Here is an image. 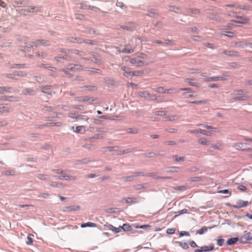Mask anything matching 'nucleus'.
I'll return each mask as SVG.
<instances>
[{"instance_id":"obj_1","label":"nucleus","mask_w":252,"mask_h":252,"mask_svg":"<svg viewBox=\"0 0 252 252\" xmlns=\"http://www.w3.org/2000/svg\"><path fill=\"white\" fill-rule=\"evenodd\" d=\"M53 172H54L55 174H60V175L56 176L58 179L65 180L75 179V178L72 176L66 175L65 172L61 169L54 170Z\"/></svg>"},{"instance_id":"obj_2","label":"nucleus","mask_w":252,"mask_h":252,"mask_svg":"<svg viewBox=\"0 0 252 252\" xmlns=\"http://www.w3.org/2000/svg\"><path fill=\"white\" fill-rule=\"evenodd\" d=\"M236 17L237 19H240V20H234L233 21L234 22L238 24H247L249 23L250 21V19L247 17H242L239 16H236Z\"/></svg>"},{"instance_id":"obj_3","label":"nucleus","mask_w":252,"mask_h":252,"mask_svg":"<svg viewBox=\"0 0 252 252\" xmlns=\"http://www.w3.org/2000/svg\"><path fill=\"white\" fill-rule=\"evenodd\" d=\"M143 175L144 173L143 172H134L133 175L123 177L122 180L125 182L132 181L133 180L134 177Z\"/></svg>"},{"instance_id":"obj_4","label":"nucleus","mask_w":252,"mask_h":252,"mask_svg":"<svg viewBox=\"0 0 252 252\" xmlns=\"http://www.w3.org/2000/svg\"><path fill=\"white\" fill-rule=\"evenodd\" d=\"M188 132H189L190 133H201L207 136H211L212 135V133L210 132L201 129L190 130L188 131Z\"/></svg>"},{"instance_id":"obj_5","label":"nucleus","mask_w":252,"mask_h":252,"mask_svg":"<svg viewBox=\"0 0 252 252\" xmlns=\"http://www.w3.org/2000/svg\"><path fill=\"white\" fill-rule=\"evenodd\" d=\"M80 206L78 205H74L71 206L65 207L63 209V211L64 212H72L79 210Z\"/></svg>"},{"instance_id":"obj_6","label":"nucleus","mask_w":252,"mask_h":252,"mask_svg":"<svg viewBox=\"0 0 252 252\" xmlns=\"http://www.w3.org/2000/svg\"><path fill=\"white\" fill-rule=\"evenodd\" d=\"M248 201L239 200L237 201L236 204L233 205V207L235 209H238L247 206L248 205Z\"/></svg>"},{"instance_id":"obj_7","label":"nucleus","mask_w":252,"mask_h":252,"mask_svg":"<svg viewBox=\"0 0 252 252\" xmlns=\"http://www.w3.org/2000/svg\"><path fill=\"white\" fill-rule=\"evenodd\" d=\"M121 69L124 71L123 74L127 78L131 77L132 71L129 67L126 66H122Z\"/></svg>"},{"instance_id":"obj_8","label":"nucleus","mask_w":252,"mask_h":252,"mask_svg":"<svg viewBox=\"0 0 252 252\" xmlns=\"http://www.w3.org/2000/svg\"><path fill=\"white\" fill-rule=\"evenodd\" d=\"M140 96L144 97L146 99H149L151 100H154L156 99V96L155 95H152L150 94L148 92L146 91L140 92Z\"/></svg>"},{"instance_id":"obj_9","label":"nucleus","mask_w":252,"mask_h":252,"mask_svg":"<svg viewBox=\"0 0 252 252\" xmlns=\"http://www.w3.org/2000/svg\"><path fill=\"white\" fill-rule=\"evenodd\" d=\"M226 80V79L225 77H222V76L212 77H209V78H205L204 79L205 82L216 81H218V80L224 81V80Z\"/></svg>"},{"instance_id":"obj_10","label":"nucleus","mask_w":252,"mask_h":252,"mask_svg":"<svg viewBox=\"0 0 252 252\" xmlns=\"http://www.w3.org/2000/svg\"><path fill=\"white\" fill-rule=\"evenodd\" d=\"M246 143H237L234 145L233 147L238 150H246Z\"/></svg>"},{"instance_id":"obj_11","label":"nucleus","mask_w":252,"mask_h":252,"mask_svg":"<svg viewBox=\"0 0 252 252\" xmlns=\"http://www.w3.org/2000/svg\"><path fill=\"white\" fill-rule=\"evenodd\" d=\"M130 63L135 65L138 66H142L144 64V62L143 61L138 60L135 58H131L130 59Z\"/></svg>"},{"instance_id":"obj_12","label":"nucleus","mask_w":252,"mask_h":252,"mask_svg":"<svg viewBox=\"0 0 252 252\" xmlns=\"http://www.w3.org/2000/svg\"><path fill=\"white\" fill-rule=\"evenodd\" d=\"M184 82L188 83L190 86L196 87H199V85L197 83L194 82V79L193 78H186L184 79Z\"/></svg>"},{"instance_id":"obj_13","label":"nucleus","mask_w":252,"mask_h":252,"mask_svg":"<svg viewBox=\"0 0 252 252\" xmlns=\"http://www.w3.org/2000/svg\"><path fill=\"white\" fill-rule=\"evenodd\" d=\"M34 45H32L31 46L33 47V46H37L38 45H48L49 42L48 41H44L43 40H36L34 43H33Z\"/></svg>"},{"instance_id":"obj_14","label":"nucleus","mask_w":252,"mask_h":252,"mask_svg":"<svg viewBox=\"0 0 252 252\" xmlns=\"http://www.w3.org/2000/svg\"><path fill=\"white\" fill-rule=\"evenodd\" d=\"M56 88V86H46L41 87V91L44 93H46V94H51V93L49 92L48 91V90H49L51 89H53V88Z\"/></svg>"},{"instance_id":"obj_15","label":"nucleus","mask_w":252,"mask_h":252,"mask_svg":"<svg viewBox=\"0 0 252 252\" xmlns=\"http://www.w3.org/2000/svg\"><path fill=\"white\" fill-rule=\"evenodd\" d=\"M74 131L78 133L83 134L86 131V127L84 126H78L76 127Z\"/></svg>"},{"instance_id":"obj_16","label":"nucleus","mask_w":252,"mask_h":252,"mask_svg":"<svg viewBox=\"0 0 252 252\" xmlns=\"http://www.w3.org/2000/svg\"><path fill=\"white\" fill-rule=\"evenodd\" d=\"M107 227L109 230H110L115 233H118L122 230V228L120 226L119 227H115L111 224L108 225Z\"/></svg>"},{"instance_id":"obj_17","label":"nucleus","mask_w":252,"mask_h":252,"mask_svg":"<svg viewBox=\"0 0 252 252\" xmlns=\"http://www.w3.org/2000/svg\"><path fill=\"white\" fill-rule=\"evenodd\" d=\"M174 243L178 244L179 246H180L183 249H185V250H187L189 248L188 244L186 243V242H179V241H175L174 242Z\"/></svg>"},{"instance_id":"obj_18","label":"nucleus","mask_w":252,"mask_h":252,"mask_svg":"<svg viewBox=\"0 0 252 252\" xmlns=\"http://www.w3.org/2000/svg\"><path fill=\"white\" fill-rule=\"evenodd\" d=\"M0 109H3V110L1 112L4 113L8 112L10 111H11L12 110V108L9 107H8L7 105L5 106L4 104H0Z\"/></svg>"},{"instance_id":"obj_19","label":"nucleus","mask_w":252,"mask_h":252,"mask_svg":"<svg viewBox=\"0 0 252 252\" xmlns=\"http://www.w3.org/2000/svg\"><path fill=\"white\" fill-rule=\"evenodd\" d=\"M223 53L227 56H238V53L234 51H225Z\"/></svg>"},{"instance_id":"obj_20","label":"nucleus","mask_w":252,"mask_h":252,"mask_svg":"<svg viewBox=\"0 0 252 252\" xmlns=\"http://www.w3.org/2000/svg\"><path fill=\"white\" fill-rule=\"evenodd\" d=\"M96 224L95 223L91 222H88L87 223L82 224L81 225V227L82 228H84L86 227H96Z\"/></svg>"},{"instance_id":"obj_21","label":"nucleus","mask_w":252,"mask_h":252,"mask_svg":"<svg viewBox=\"0 0 252 252\" xmlns=\"http://www.w3.org/2000/svg\"><path fill=\"white\" fill-rule=\"evenodd\" d=\"M104 137V136L102 134L98 133L94 135V136L92 137H90L89 138L90 141H92L93 139H102Z\"/></svg>"},{"instance_id":"obj_22","label":"nucleus","mask_w":252,"mask_h":252,"mask_svg":"<svg viewBox=\"0 0 252 252\" xmlns=\"http://www.w3.org/2000/svg\"><path fill=\"white\" fill-rule=\"evenodd\" d=\"M238 241L237 237L232 238L228 239L227 241V244L229 245L235 244Z\"/></svg>"},{"instance_id":"obj_23","label":"nucleus","mask_w":252,"mask_h":252,"mask_svg":"<svg viewBox=\"0 0 252 252\" xmlns=\"http://www.w3.org/2000/svg\"><path fill=\"white\" fill-rule=\"evenodd\" d=\"M145 73V71L144 70H136L134 71H132V75L131 77L134 76H140Z\"/></svg>"},{"instance_id":"obj_24","label":"nucleus","mask_w":252,"mask_h":252,"mask_svg":"<svg viewBox=\"0 0 252 252\" xmlns=\"http://www.w3.org/2000/svg\"><path fill=\"white\" fill-rule=\"evenodd\" d=\"M197 126H202L204 127H205L207 129H211V130L212 131H217V128H216V127H212L210 126H208V125H203V124H198L197 125Z\"/></svg>"},{"instance_id":"obj_25","label":"nucleus","mask_w":252,"mask_h":252,"mask_svg":"<svg viewBox=\"0 0 252 252\" xmlns=\"http://www.w3.org/2000/svg\"><path fill=\"white\" fill-rule=\"evenodd\" d=\"M249 98V96L248 95H244L241 96H236L234 98V99L235 100H246Z\"/></svg>"},{"instance_id":"obj_26","label":"nucleus","mask_w":252,"mask_h":252,"mask_svg":"<svg viewBox=\"0 0 252 252\" xmlns=\"http://www.w3.org/2000/svg\"><path fill=\"white\" fill-rule=\"evenodd\" d=\"M133 52V49L131 48L130 46H126L125 48L123 50V52L126 53H131Z\"/></svg>"},{"instance_id":"obj_27","label":"nucleus","mask_w":252,"mask_h":252,"mask_svg":"<svg viewBox=\"0 0 252 252\" xmlns=\"http://www.w3.org/2000/svg\"><path fill=\"white\" fill-rule=\"evenodd\" d=\"M177 91L175 88H172L169 89H165L164 91V94H172L177 93Z\"/></svg>"},{"instance_id":"obj_28","label":"nucleus","mask_w":252,"mask_h":252,"mask_svg":"<svg viewBox=\"0 0 252 252\" xmlns=\"http://www.w3.org/2000/svg\"><path fill=\"white\" fill-rule=\"evenodd\" d=\"M125 200L126 203H135L136 202V198L134 197H128L125 199Z\"/></svg>"},{"instance_id":"obj_29","label":"nucleus","mask_w":252,"mask_h":252,"mask_svg":"<svg viewBox=\"0 0 252 252\" xmlns=\"http://www.w3.org/2000/svg\"><path fill=\"white\" fill-rule=\"evenodd\" d=\"M190 103H193L195 104H205L207 103V101L206 100H199V101H193L189 102Z\"/></svg>"},{"instance_id":"obj_30","label":"nucleus","mask_w":252,"mask_h":252,"mask_svg":"<svg viewBox=\"0 0 252 252\" xmlns=\"http://www.w3.org/2000/svg\"><path fill=\"white\" fill-rule=\"evenodd\" d=\"M200 71V70L197 68H189L188 69V73L190 74L199 73Z\"/></svg>"},{"instance_id":"obj_31","label":"nucleus","mask_w":252,"mask_h":252,"mask_svg":"<svg viewBox=\"0 0 252 252\" xmlns=\"http://www.w3.org/2000/svg\"><path fill=\"white\" fill-rule=\"evenodd\" d=\"M75 40H77V41H73V42H78L79 43H82L83 42H86V43H89V44H94L93 43V42L91 40H82L81 39H75Z\"/></svg>"},{"instance_id":"obj_32","label":"nucleus","mask_w":252,"mask_h":252,"mask_svg":"<svg viewBox=\"0 0 252 252\" xmlns=\"http://www.w3.org/2000/svg\"><path fill=\"white\" fill-rule=\"evenodd\" d=\"M198 142L203 145H206L209 144V142L207 141V140L205 138H200L198 140Z\"/></svg>"},{"instance_id":"obj_33","label":"nucleus","mask_w":252,"mask_h":252,"mask_svg":"<svg viewBox=\"0 0 252 252\" xmlns=\"http://www.w3.org/2000/svg\"><path fill=\"white\" fill-rule=\"evenodd\" d=\"M32 235L30 234L28 235V237H27V241H26V244L28 245H31L32 244V243H33V239L32 238Z\"/></svg>"},{"instance_id":"obj_34","label":"nucleus","mask_w":252,"mask_h":252,"mask_svg":"<svg viewBox=\"0 0 252 252\" xmlns=\"http://www.w3.org/2000/svg\"><path fill=\"white\" fill-rule=\"evenodd\" d=\"M153 90L154 92L158 93L164 94L165 88H164L163 87H158L156 89H153Z\"/></svg>"},{"instance_id":"obj_35","label":"nucleus","mask_w":252,"mask_h":252,"mask_svg":"<svg viewBox=\"0 0 252 252\" xmlns=\"http://www.w3.org/2000/svg\"><path fill=\"white\" fill-rule=\"evenodd\" d=\"M208 230V227L204 226L197 231V233L202 235L204 233L207 232Z\"/></svg>"},{"instance_id":"obj_36","label":"nucleus","mask_w":252,"mask_h":252,"mask_svg":"<svg viewBox=\"0 0 252 252\" xmlns=\"http://www.w3.org/2000/svg\"><path fill=\"white\" fill-rule=\"evenodd\" d=\"M27 11L29 12H38L39 11V9L36 8V7H32L31 6L28 7V9L27 10Z\"/></svg>"},{"instance_id":"obj_37","label":"nucleus","mask_w":252,"mask_h":252,"mask_svg":"<svg viewBox=\"0 0 252 252\" xmlns=\"http://www.w3.org/2000/svg\"><path fill=\"white\" fill-rule=\"evenodd\" d=\"M178 116L176 115H172L166 117V119L168 121H174L176 120Z\"/></svg>"},{"instance_id":"obj_38","label":"nucleus","mask_w":252,"mask_h":252,"mask_svg":"<svg viewBox=\"0 0 252 252\" xmlns=\"http://www.w3.org/2000/svg\"><path fill=\"white\" fill-rule=\"evenodd\" d=\"M222 145L220 143H217L216 144H213L212 145V147L215 149L217 150H221L222 149Z\"/></svg>"},{"instance_id":"obj_39","label":"nucleus","mask_w":252,"mask_h":252,"mask_svg":"<svg viewBox=\"0 0 252 252\" xmlns=\"http://www.w3.org/2000/svg\"><path fill=\"white\" fill-rule=\"evenodd\" d=\"M244 238L247 241H250L252 240V233L248 232L244 235Z\"/></svg>"},{"instance_id":"obj_40","label":"nucleus","mask_w":252,"mask_h":252,"mask_svg":"<svg viewBox=\"0 0 252 252\" xmlns=\"http://www.w3.org/2000/svg\"><path fill=\"white\" fill-rule=\"evenodd\" d=\"M247 93L246 90H239L234 91L235 95H241L244 93Z\"/></svg>"},{"instance_id":"obj_41","label":"nucleus","mask_w":252,"mask_h":252,"mask_svg":"<svg viewBox=\"0 0 252 252\" xmlns=\"http://www.w3.org/2000/svg\"><path fill=\"white\" fill-rule=\"evenodd\" d=\"M120 227L125 231H128L130 229V226L127 224H124L122 226H120Z\"/></svg>"},{"instance_id":"obj_42","label":"nucleus","mask_w":252,"mask_h":252,"mask_svg":"<svg viewBox=\"0 0 252 252\" xmlns=\"http://www.w3.org/2000/svg\"><path fill=\"white\" fill-rule=\"evenodd\" d=\"M189 235H190V234H189V232H187V231H182L179 233L180 237H182L183 236H189Z\"/></svg>"},{"instance_id":"obj_43","label":"nucleus","mask_w":252,"mask_h":252,"mask_svg":"<svg viewBox=\"0 0 252 252\" xmlns=\"http://www.w3.org/2000/svg\"><path fill=\"white\" fill-rule=\"evenodd\" d=\"M175 232V228H168L166 230V233L169 234H174Z\"/></svg>"},{"instance_id":"obj_44","label":"nucleus","mask_w":252,"mask_h":252,"mask_svg":"<svg viewBox=\"0 0 252 252\" xmlns=\"http://www.w3.org/2000/svg\"><path fill=\"white\" fill-rule=\"evenodd\" d=\"M220 193H228L229 195H231V192L228 189H223L218 191Z\"/></svg>"},{"instance_id":"obj_45","label":"nucleus","mask_w":252,"mask_h":252,"mask_svg":"<svg viewBox=\"0 0 252 252\" xmlns=\"http://www.w3.org/2000/svg\"><path fill=\"white\" fill-rule=\"evenodd\" d=\"M155 115L159 116H163L165 114V112L163 111H158L155 112Z\"/></svg>"},{"instance_id":"obj_46","label":"nucleus","mask_w":252,"mask_h":252,"mask_svg":"<svg viewBox=\"0 0 252 252\" xmlns=\"http://www.w3.org/2000/svg\"><path fill=\"white\" fill-rule=\"evenodd\" d=\"M163 44H166V45H173V42L170 40L169 39H166L164 40Z\"/></svg>"},{"instance_id":"obj_47","label":"nucleus","mask_w":252,"mask_h":252,"mask_svg":"<svg viewBox=\"0 0 252 252\" xmlns=\"http://www.w3.org/2000/svg\"><path fill=\"white\" fill-rule=\"evenodd\" d=\"M238 47H243V46H249V43L246 42H239L236 44Z\"/></svg>"},{"instance_id":"obj_48","label":"nucleus","mask_w":252,"mask_h":252,"mask_svg":"<svg viewBox=\"0 0 252 252\" xmlns=\"http://www.w3.org/2000/svg\"><path fill=\"white\" fill-rule=\"evenodd\" d=\"M187 212V209H183L182 210H181L179 212H174V214H177L178 215H181V214H185V213H186Z\"/></svg>"},{"instance_id":"obj_49","label":"nucleus","mask_w":252,"mask_h":252,"mask_svg":"<svg viewBox=\"0 0 252 252\" xmlns=\"http://www.w3.org/2000/svg\"><path fill=\"white\" fill-rule=\"evenodd\" d=\"M224 242V239H218L217 240V243L218 245L220 246H221L223 245Z\"/></svg>"},{"instance_id":"obj_50","label":"nucleus","mask_w":252,"mask_h":252,"mask_svg":"<svg viewBox=\"0 0 252 252\" xmlns=\"http://www.w3.org/2000/svg\"><path fill=\"white\" fill-rule=\"evenodd\" d=\"M175 160L177 161H183L184 160V158H182V157H178L177 156H174V157Z\"/></svg>"},{"instance_id":"obj_51","label":"nucleus","mask_w":252,"mask_h":252,"mask_svg":"<svg viewBox=\"0 0 252 252\" xmlns=\"http://www.w3.org/2000/svg\"><path fill=\"white\" fill-rule=\"evenodd\" d=\"M238 189L240 190L245 191L247 189V188L244 185H240L238 187Z\"/></svg>"},{"instance_id":"obj_52","label":"nucleus","mask_w":252,"mask_h":252,"mask_svg":"<svg viewBox=\"0 0 252 252\" xmlns=\"http://www.w3.org/2000/svg\"><path fill=\"white\" fill-rule=\"evenodd\" d=\"M238 8H240V9H244V10H249L250 9L249 7L246 6V5H239L238 6Z\"/></svg>"},{"instance_id":"obj_53","label":"nucleus","mask_w":252,"mask_h":252,"mask_svg":"<svg viewBox=\"0 0 252 252\" xmlns=\"http://www.w3.org/2000/svg\"><path fill=\"white\" fill-rule=\"evenodd\" d=\"M189 245L190 247H191L192 248H195L197 247V245L194 241H190L189 243Z\"/></svg>"},{"instance_id":"obj_54","label":"nucleus","mask_w":252,"mask_h":252,"mask_svg":"<svg viewBox=\"0 0 252 252\" xmlns=\"http://www.w3.org/2000/svg\"><path fill=\"white\" fill-rule=\"evenodd\" d=\"M225 36H228V37H233L234 36V33L232 32H227L226 33L224 34Z\"/></svg>"},{"instance_id":"obj_55","label":"nucleus","mask_w":252,"mask_h":252,"mask_svg":"<svg viewBox=\"0 0 252 252\" xmlns=\"http://www.w3.org/2000/svg\"><path fill=\"white\" fill-rule=\"evenodd\" d=\"M38 177L41 180H46L47 179L46 176L43 174H39Z\"/></svg>"},{"instance_id":"obj_56","label":"nucleus","mask_w":252,"mask_h":252,"mask_svg":"<svg viewBox=\"0 0 252 252\" xmlns=\"http://www.w3.org/2000/svg\"><path fill=\"white\" fill-rule=\"evenodd\" d=\"M14 173H15V172H14V171H13V170H11V171H6V172H5V175H14Z\"/></svg>"},{"instance_id":"obj_57","label":"nucleus","mask_w":252,"mask_h":252,"mask_svg":"<svg viewBox=\"0 0 252 252\" xmlns=\"http://www.w3.org/2000/svg\"><path fill=\"white\" fill-rule=\"evenodd\" d=\"M209 87L211 88H217L219 87V85L217 84H213L209 85Z\"/></svg>"},{"instance_id":"obj_58","label":"nucleus","mask_w":252,"mask_h":252,"mask_svg":"<svg viewBox=\"0 0 252 252\" xmlns=\"http://www.w3.org/2000/svg\"><path fill=\"white\" fill-rule=\"evenodd\" d=\"M183 96H184V97L186 98L191 97L193 96V95L192 94H188L187 93H183Z\"/></svg>"},{"instance_id":"obj_59","label":"nucleus","mask_w":252,"mask_h":252,"mask_svg":"<svg viewBox=\"0 0 252 252\" xmlns=\"http://www.w3.org/2000/svg\"><path fill=\"white\" fill-rule=\"evenodd\" d=\"M87 177L88 178H93L96 177V175L95 174H91L88 175Z\"/></svg>"},{"instance_id":"obj_60","label":"nucleus","mask_w":252,"mask_h":252,"mask_svg":"<svg viewBox=\"0 0 252 252\" xmlns=\"http://www.w3.org/2000/svg\"><path fill=\"white\" fill-rule=\"evenodd\" d=\"M208 249H204L203 250L202 249H197L196 250H195V252H203V251H208Z\"/></svg>"},{"instance_id":"obj_61","label":"nucleus","mask_w":252,"mask_h":252,"mask_svg":"<svg viewBox=\"0 0 252 252\" xmlns=\"http://www.w3.org/2000/svg\"><path fill=\"white\" fill-rule=\"evenodd\" d=\"M0 6L2 7H5L6 6V4L3 1L0 0Z\"/></svg>"},{"instance_id":"obj_62","label":"nucleus","mask_w":252,"mask_h":252,"mask_svg":"<svg viewBox=\"0 0 252 252\" xmlns=\"http://www.w3.org/2000/svg\"><path fill=\"white\" fill-rule=\"evenodd\" d=\"M192 181H200V177H194L191 179Z\"/></svg>"},{"instance_id":"obj_63","label":"nucleus","mask_w":252,"mask_h":252,"mask_svg":"<svg viewBox=\"0 0 252 252\" xmlns=\"http://www.w3.org/2000/svg\"><path fill=\"white\" fill-rule=\"evenodd\" d=\"M7 123L5 121L0 122V126H2L7 125Z\"/></svg>"},{"instance_id":"obj_64","label":"nucleus","mask_w":252,"mask_h":252,"mask_svg":"<svg viewBox=\"0 0 252 252\" xmlns=\"http://www.w3.org/2000/svg\"><path fill=\"white\" fill-rule=\"evenodd\" d=\"M246 83L247 85H252V80H248Z\"/></svg>"}]
</instances>
